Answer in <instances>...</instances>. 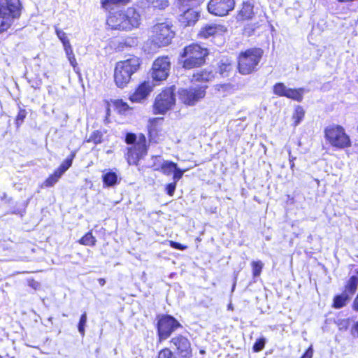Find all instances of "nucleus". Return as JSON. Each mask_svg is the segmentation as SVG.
I'll return each mask as SVG.
<instances>
[{
  "label": "nucleus",
  "mask_w": 358,
  "mask_h": 358,
  "mask_svg": "<svg viewBox=\"0 0 358 358\" xmlns=\"http://www.w3.org/2000/svg\"><path fill=\"white\" fill-rule=\"evenodd\" d=\"M20 15V0H0V34L8 30Z\"/></svg>",
  "instance_id": "1"
},
{
  "label": "nucleus",
  "mask_w": 358,
  "mask_h": 358,
  "mask_svg": "<svg viewBox=\"0 0 358 358\" xmlns=\"http://www.w3.org/2000/svg\"><path fill=\"white\" fill-rule=\"evenodd\" d=\"M139 13L132 7L113 12V29L130 30L141 24Z\"/></svg>",
  "instance_id": "2"
},
{
  "label": "nucleus",
  "mask_w": 358,
  "mask_h": 358,
  "mask_svg": "<svg viewBox=\"0 0 358 358\" xmlns=\"http://www.w3.org/2000/svg\"><path fill=\"white\" fill-rule=\"evenodd\" d=\"M207 49L198 44H192L183 49L181 54L182 66L187 69L196 68L205 62V57L208 55Z\"/></svg>",
  "instance_id": "3"
},
{
  "label": "nucleus",
  "mask_w": 358,
  "mask_h": 358,
  "mask_svg": "<svg viewBox=\"0 0 358 358\" xmlns=\"http://www.w3.org/2000/svg\"><path fill=\"white\" fill-rule=\"evenodd\" d=\"M140 65L137 57H132L117 63L114 78L117 87L123 88L130 80L131 75Z\"/></svg>",
  "instance_id": "4"
},
{
  "label": "nucleus",
  "mask_w": 358,
  "mask_h": 358,
  "mask_svg": "<svg viewBox=\"0 0 358 358\" xmlns=\"http://www.w3.org/2000/svg\"><path fill=\"white\" fill-rule=\"evenodd\" d=\"M260 48H251L242 52L238 57V71L243 75H248L257 69L262 57Z\"/></svg>",
  "instance_id": "5"
},
{
  "label": "nucleus",
  "mask_w": 358,
  "mask_h": 358,
  "mask_svg": "<svg viewBox=\"0 0 358 358\" xmlns=\"http://www.w3.org/2000/svg\"><path fill=\"white\" fill-rule=\"evenodd\" d=\"M174 36L171 27L167 23H158L154 25L150 31V40L157 47L169 45Z\"/></svg>",
  "instance_id": "6"
},
{
  "label": "nucleus",
  "mask_w": 358,
  "mask_h": 358,
  "mask_svg": "<svg viewBox=\"0 0 358 358\" xmlns=\"http://www.w3.org/2000/svg\"><path fill=\"white\" fill-rule=\"evenodd\" d=\"M324 132L327 139L333 146L343 148L350 145V138L341 126L330 125Z\"/></svg>",
  "instance_id": "7"
},
{
  "label": "nucleus",
  "mask_w": 358,
  "mask_h": 358,
  "mask_svg": "<svg viewBox=\"0 0 358 358\" xmlns=\"http://www.w3.org/2000/svg\"><path fill=\"white\" fill-rule=\"evenodd\" d=\"M180 322L173 317L162 315L157 322V334L159 341L166 340L178 328L181 327Z\"/></svg>",
  "instance_id": "8"
},
{
  "label": "nucleus",
  "mask_w": 358,
  "mask_h": 358,
  "mask_svg": "<svg viewBox=\"0 0 358 358\" xmlns=\"http://www.w3.org/2000/svg\"><path fill=\"white\" fill-rule=\"evenodd\" d=\"M173 90V87H171L157 96L154 103L155 113L164 114L175 104Z\"/></svg>",
  "instance_id": "9"
},
{
  "label": "nucleus",
  "mask_w": 358,
  "mask_h": 358,
  "mask_svg": "<svg viewBox=\"0 0 358 358\" xmlns=\"http://www.w3.org/2000/svg\"><path fill=\"white\" fill-rule=\"evenodd\" d=\"M206 88V85H203L181 90L179 92V98L186 105H194L205 96Z\"/></svg>",
  "instance_id": "10"
},
{
  "label": "nucleus",
  "mask_w": 358,
  "mask_h": 358,
  "mask_svg": "<svg viewBox=\"0 0 358 358\" xmlns=\"http://www.w3.org/2000/svg\"><path fill=\"white\" fill-rule=\"evenodd\" d=\"M171 69L170 58L167 56L159 57L152 64V77L155 80L161 81L166 79Z\"/></svg>",
  "instance_id": "11"
},
{
  "label": "nucleus",
  "mask_w": 358,
  "mask_h": 358,
  "mask_svg": "<svg viewBox=\"0 0 358 358\" xmlns=\"http://www.w3.org/2000/svg\"><path fill=\"white\" fill-rule=\"evenodd\" d=\"M235 6L234 0H210L207 6L208 12L216 16L227 15Z\"/></svg>",
  "instance_id": "12"
},
{
  "label": "nucleus",
  "mask_w": 358,
  "mask_h": 358,
  "mask_svg": "<svg viewBox=\"0 0 358 358\" xmlns=\"http://www.w3.org/2000/svg\"><path fill=\"white\" fill-rule=\"evenodd\" d=\"M273 93L279 96H285L292 100L301 102L303 99L305 90L303 88H289L284 83H278L273 86Z\"/></svg>",
  "instance_id": "13"
},
{
  "label": "nucleus",
  "mask_w": 358,
  "mask_h": 358,
  "mask_svg": "<svg viewBox=\"0 0 358 358\" xmlns=\"http://www.w3.org/2000/svg\"><path fill=\"white\" fill-rule=\"evenodd\" d=\"M171 343L176 346L181 357H188L191 355V344L186 337L182 335L175 336L171 340Z\"/></svg>",
  "instance_id": "14"
},
{
  "label": "nucleus",
  "mask_w": 358,
  "mask_h": 358,
  "mask_svg": "<svg viewBox=\"0 0 358 358\" xmlns=\"http://www.w3.org/2000/svg\"><path fill=\"white\" fill-rule=\"evenodd\" d=\"M147 152L146 144L136 142L133 148L129 149L127 160L129 164H136L138 160Z\"/></svg>",
  "instance_id": "15"
},
{
  "label": "nucleus",
  "mask_w": 358,
  "mask_h": 358,
  "mask_svg": "<svg viewBox=\"0 0 358 358\" xmlns=\"http://www.w3.org/2000/svg\"><path fill=\"white\" fill-rule=\"evenodd\" d=\"M153 85L150 82H144L137 88L136 92L130 96L132 102H141L146 99L152 90Z\"/></svg>",
  "instance_id": "16"
},
{
  "label": "nucleus",
  "mask_w": 358,
  "mask_h": 358,
  "mask_svg": "<svg viewBox=\"0 0 358 358\" xmlns=\"http://www.w3.org/2000/svg\"><path fill=\"white\" fill-rule=\"evenodd\" d=\"M226 30V27L221 24L215 23L206 24L201 29L199 35L201 38H207L210 36L225 32Z\"/></svg>",
  "instance_id": "17"
},
{
  "label": "nucleus",
  "mask_w": 358,
  "mask_h": 358,
  "mask_svg": "<svg viewBox=\"0 0 358 358\" xmlns=\"http://www.w3.org/2000/svg\"><path fill=\"white\" fill-rule=\"evenodd\" d=\"M199 13L194 9H187L179 17V21L184 27L192 26L199 18Z\"/></svg>",
  "instance_id": "18"
},
{
  "label": "nucleus",
  "mask_w": 358,
  "mask_h": 358,
  "mask_svg": "<svg viewBox=\"0 0 358 358\" xmlns=\"http://www.w3.org/2000/svg\"><path fill=\"white\" fill-rule=\"evenodd\" d=\"M214 76L211 70L205 69L194 73L192 80L196 82H209L214 78Z\"/></svg>",
  "instance_id": "19"
},
{
  "label": "nucleus",
  "mask_w": 358,
  "mask_h": 358,
  "mask_svg": "<svg viewBox=\"0 0 358 358\" xmlns=\"http://www.w3.org/2000/svg\"><path fill=\"white\" fill-rule=\"evenodd\" d=\"M350 298L348 294L343 292L341 294L334 297L333 307L337 309L344 307L349 302Z\"/></svg>",
  "instance_id": "20"
},
{
  "label": "nucleus",
  "mask_w": 358,
  "mask_h": 358,
  "mask_svg": "<svg viewBox=\"0 0 358 358\" xmlns=\"http://www.w3.org/2000/svg\"><path fill=\"white\" fill-rule=\"evenodd\" d=\"M358 287V276L354 275L351 277L345 286L344 292H346L351 297L356 292Z\"/></svg>",
  "instance_id": "21"
},
{
  "label": "nucleus",
  "mask_w": 358,
  "mask_h": 358,
  "mask_svg": "<svg viewBox=\"0 0 358 358\" xmlns=\"http://www.w3.org/2000/svg\"><path fill=\"white\" fill-rule=\"evenodd\" d=\"M253 15V6L249 3H243V7L239 12V15L243 19H250Z\"/></svg>",
  "instance_id": "22"
},
{
  "label": "nucleus",
  "mask_w": 358,
  "mask_h": 358,
  "mask_svg": "<svg viewBox=\"0 0 358 358\" xmlns=\"http://www.w3.org/2000/svg\"><path fill=\"white\" fill-rule=\"evenodd\" d=\"M176 166L177 164L176 163L169 161H164L161 166V170L163 173L170 175L176 169Z\"/></svg>",
  "instance_id": "23"
},
{
  "label": "nucleus",
  "mask_w": 358,
  "mask_h": 358,
  "mask_svg": "<svg viewBox=\"0 0 358 358\" xmlns=\"http://www.w3.org/2000/svg\"><path fill=\"white\" fill-rule=\"evenodd\" d=\"M62 174L58 172L57 170L53 173V174L50 175L44 182L43 186L45 187H52L55 184H56L59 179L62 177Z\"/></svg>",
  "instance_id": "24"
},
{
  "label": "nucleus",
  "mask_w": 358,
  "mask_h": 358,
  "mask_svg": "<svg viewBox=\"0 0 358 358\" xmlns=\"http://www.w3.org/2000/svg\"><path fill=\"white\" fill-rule=\"evenodd\" d=\"M113 107L119 113H124L129 109L127 103L123 102L122 100H116L113 101Z\"/></svg>",
  "instance_id": "25"
},
{
  "label": "nucleus",
  "mask_w": 358,
  "mask_h": 358,
  "mask_svg": "<svg viewBox=\"0 0 358 358\" xmlns=\"http://www.w3.org/2000/svg\"><path fill=\"white\" fill-rule=\"evenodd\" d=\"M252 268V275L254 278H257L260 275L262 270L264 266V264L262 261H253L251 264Z\"/></svg>",
  "instance_id": "26"
},
{
  "label": "nucleus",
  "mask_w": 358,
  "mask_h": 358,
  "mask_svg": "<svg viewBox=\"0 0 358 358\" xmlns=\"http://www.w3.org/2000/svg\"><path fill=\"white\" fill-rule=\"evenodd\" d=\"M304 110L302 107L297 106L295 108L294 113L293 114V120H294L295 125H297L300 123V122L302 120V119L304 117Z\"/></svg>",
  "instance_id": "27"
},
{
  "label": "nucleus",
  "mask_w": 358,
  "mask_h": 358,
  "mask_svg": "<svg viewBox=\"0 0 358 358\" xmlns=\"http://www.w3.org/2000/svg\"><path fill=\"white\" fill-rule=\"evenodd\" d=\"M231 64L228 60L226 62L221 61L219 65V71L222 76H226L227 73L231 70Z\"/></svg>",
  "instance_id": "28"
},
{
  "label": "nucleus",
  "mask_w": 358,
  "mask_h": 358,
  "mask_svg": "<svg viewBox=\"0 0 358 358\" xmlns=\"http://www.w3.org/2000/svg\"><path fill=\"white\" fill-rule=\"evenodd\" d=\"M80 244L85 245H94L95 243V238L92 236V233L86 234L80 241Z\"/></svg>",
  "instance_id": "29"
},
{
  "label": "nucleus",
  "mask_w": 358,
  "mask_h": 358,
  "mask_svg": "<svg viewBox=\"0 0 358 358\" xmlns=\"http://www.w3.org/2000/svg\"><path fill=\"white\" fill-rule=\"evenodd\" d=\"M72 165V158H67L64 161L59 167L57 169L62 175H63Z\"/></svg>",
  "instance_id": "30"
},
{
  "label": "nucleus",
  "mask_w": 358,
  "mask_h": 358,
  "mask_svg": "<svg viewBox=\"0 0 358 358\" xmlns=\"http://www.w3.org/2000/svg\"><path fill=\"white\" fill-rule=\"evenodd\" d=\"M152 7L163 9L168 6V0H148Z\"/></svg>",
  "instance_id": "31"
},
{
  "label": "nucleus",
  "mask_w": 358,
  "mask_h": 358,
  "mask_svg": "<svg viewBox=\"0 0 358 358\" xmlns=\"http://www.w3.org/2000/svg\"><path fill=\"white\" fill-rule=\"evenodd\" d=\"M87 322V314L86 313H84L80 319L79 323H78V331L82 336L85 335V327Z\"/></svg>",
  "instance_id": "32"
},
{
  "label": "nucleus",
  "mask_w": 358,
  "mask_h": 358,
  "mask_svg": "<svg viewBox=\"0 0 358 358\" xmlns=\"http://www.w3.org/2000/svg\"><path fill=\"white\" fill-rule=\"evenodd\" d=\"M336 323L339 330H341V331L347 330L350 325L349 320H345V319L338 320L336 322Z\"/></svg>",
  "instance_id": "33"
},
{
  "label": "nucleus",
  "mask_w": 358,
  "mask_h": 358,
  "mask_svg": "<svg viewBox=\"0 0 358 358\" xmlns=\"http://www.w3.org/2000/svg\"><path fill=\"white\" fill-rule=\"evenodd\" d=\"M158 358H176L173 352L169 348L162 350L158 355Z\"/></svg>",
  "instance_id": "34"
},
{
  "label": "nucleus",
  "mask_w": 358,
  "mask_h": 358,
  "mask_svg": "<svg viewBox=\"0 0 358 358\" xmlns=\"http://www.w3.org/2000/svg\"><path fill=\"white\" fill-rule=\"evenodd\" d=\"M27 116V112L24 109H20L17 117H16V125L17 127H20L21 123L24 121V118Z\"/></svg>",
  "instance_id": "35"
},
{
  "label": "nucleus",
  "mask_w": 358,
  "mask_h": 358,
  "mask_svg": "<svg viewBox=\"0 0 358 358\" xmlns=\"http://www.w3.org/2000/svg\"><path fill=\"white\" fill-rule=\"evenodd\" d=\"M265 342V339L263 338L258 339L253 345V350L255 352L261 351L264 348Z\"/></svg>",
  "instance_id": "36"
},
{
  "label": "nucleus",
  "mask_w": 358,
  "mask_h": 358,
  "mask_svg": "<svg viewBox=\"0 0 358 358\" xmlns=\"http://www.w3.org/2000/svg\"><path fill=\"white\" fill-rule=\"evenodd\" d=\"M88 141L93 142L96 144L101 142V135L100 132L95 131L90 136Z\"/></svg>",
  "instance_id": "37"
},
{
  "label": "nucleus",
  "mask_w": 358,
  "mask_h": 358,
  "mask_svg": "<svg viewBox=\"0 0 358 358\" xmlns=\"http://www.w3.org/2000/svg\"><path fill=\"white\" fill-rule=\"evenodd\" d=\"M130 2V0H113V12L121 9L120 5H126Z\"/></svg>",
  "instance_id": "38"
},
{
  "label": "nucleus",
  "mask_w": 358,
  "mask_h": 358,
  "mask_svg": "<svg viewBox=\"0 0 358 358\" xmlns=\"http://www.w3.org/2000/svg\"><path fill=\"white\" fill-rule=\"evenodd\" d=\"M103 181L104 185L108 187L112 186V173L108 172L103 176Z\"/></svg>",
  "instance_id": "39"
},
{
  "label": "nucleus",
  "mask_w": 358,
  "mask_h": 358,
  "mask_svg": "<svg viewBox=\"0 0 358 358\" xmlns=\"http://www.w3.org/2000/svg\"><path fill=\"white\" fill-rule=\"evenodd\" d=\"M184 171L176 166V169L173 171V180L177 182L182 176Z\"/></svg>",
  "instance_id": "40"
},
{
  "label": "nucleus",
  "mask_w": 358,
  "mask_h": 358,
  "mask_svg": "<svg viewBox=\"0 0 358 358\" xmlns=\"http://www.w3.org/2000/svg\"><path fill=\"white\" fill-rule=\"evenodd\" d=\"M176 187V182H175L168 184L166 187V190L167 192V194L170 196H172L175 192Z\"/></svg>",
  "instance_id": "41"
},
{
  "label": "nucleus",
  "mask_w": 358,
  "mask_h": 358,
  "mask_svg": "<svg viewBox=\"0 0 358 358\" xmlns=\"http://www.w3.org/2000/svg\"><path fill=\"white\" fill-rule=\"evenodd\" d=\"M55 32H56L57 37L59 38V40L62 42L64 41V40L68 39L66 33L64 31H63L62 30H61L58 28H56Z\"/></svg>",
  "instance_id": "42"
},
{
  "label": "nucleus",
  "mask_w": 358,
  "mask_h": 358,
  "mask_svg": "<svg viewBox=\"0 0 358 358\" xmlns=\"http://www.w3.org/2000/svg\"><path fill=\"white\" fill-rule=\"evenodd\" d=\"M101 1L102 8L110 11L112 7V0H101Z\"/></svg>",
  "instance_id": "43"
},
{
  "label": "nucleus",
  "mask_w": 358,
  "mask_h": 358,
  "mask_svg": "<svg viewBox=\"0 0 358 358\" xmlns=\"http://www.w3.org/2000/svg\"><path fill=\"white\" fill-rule=\"evenodd\" d=\"M170 246L173 248L178 249L180 250H184L187 248V246H185L179 243L173 241H170Z\"/></svg>",
  "instance_id": "44"
},
{
  "label": "nucleus",
  "mask_w": 358,
  "mask_h": 358,
  "mask_svg": "<svg viewBox=\"0 0 358 358\" xmlns=\"http://www.w3.org/2000/svg\"><path fill=\"white\" fill-rule=\"evenodd\" d=\"M182 4H185L187 6H195L200 3L201 0H180Z\"/></svg>",
  "instance_id": "45"
},
{
  "label": "nucleus",
  "mask_w": 358,
  "mask_h": 358,
  "mask_svg": "<svg viewBox=\"0 0 358 358\" xmlns=\"http://www.w3.org/2000/svg\"><path fill=\"white\" fill-rule=\"evenodd\" d=\"M136 140V136L135 134H128L126 136V142L128 144H132V143H135Z\"/></svg>",
  "instance_id": "46"
},
{
  "label": "nucleus",
  "mask_w": 358,
  "mask_h": 358,
  "mask_svg": "<svg viewBox=\"0 0 358 358\" xmlns=\"http://www.w3.org/2000/svg\"><path fill=\"white\" fill-rule=\"evenodd\" d=\"M313 354V350L311 347H310L306 352L303 354V355L301 357V358H312Z\"/></svg>",
  "instance_id": "47"
},
{
  "label": "nucleus",
  "mask_w": 358,
  "mask_h": 358,
  "mask_svg": "<svg viewBox=\"0 0 358 358\" xmlns=\"http://www.w3.org/2000/svg\"><path fill=\"white\" fill-rule=\"evenodd\" d=\"M68 59L71 64V65L74 68L76 69V66H77V62H76V59L75 58V55H73V56H71V57H68Z\"/></svg>",
  "instance_id": "48"
},
{
  "label": "nucleus",
  "mask_w": 358,
  "mask_h": 358,
  "mask_svg": "<svg viewBox=\"0 0 358 358\" xmlns=\"http://www.w3.org/2000/svg\"><path fill=\"white\" fill-rule=\"evenodd\" d=\"M229 88H230V85H228V84L217 85H216V89L218 91H220L221 90H225L229 89Z\"/></svg>",
  "instance_id": "49"
},
{
  "label": "nucleus",
  "mask_w": 358,
  "mask_h": 358,
  "mask_svg": "<svg viewBox=\"0 0 358 358\" xmlns=\"http://www.w3.org/2000/svg\"><path fill=\"white\" fill-rule=\"evenodd\" d=\"M62 44H63V46H64V49L66 50V49H70V48H72L71 47V45L70 43V41L68 39L66 40H64V41L62 42Z\"/></svg>",
  "instance_id": "50"
},
{
  "label": "nucleus",
  "mask_w": 358,
  "mask_h": 358,
  "mask_svg": "<svg viewBox=\"0 0 358 358\" xmlns=\"http://www.w3.org/2000/svg\"><path fill=\"white\" fill-rule=\"evenodd\" d=\"M137 142L139 143H142V144H146V139H145V136L141 134L138 136V139Z\"/></svg>",
  "instance_id": "51"
},
{
  "label": "nucleus",
  "mask_w": 358,
  "mask_h": 358,
  "mask_svg": "<svg viewBox=\"0 0 358 358\" xmlns=\"http://www.w3.org/2000/svg\"><path fill=\"white\" fill-rule=\"evenodd\" d=\"M65 51V53L66 55V57L67 58L69 57H71V56H73L74 54H73V49L72 48H70V49H66L64 50Z\"/></svg>",
  "instance_id": "52"
},
{
  "label": "nucleus",
  "mask_w": 358,
  "mask_h": 358,
  "mask_svg": "<svg viewBox=\"0 0 358 358\" xmlns=\"http://www.w3.org/2000/svg\"><path fill=\"white\" fill-rule=\"evenodd\" d=\"M296 159L295 157H293L292 155H291V151L289 150V162H294V160Z\"/></svg>",
  "instance_id": "53"
},
{
  "label": "nucleus",
  "mask_w": 358,
  "mask_h": 358,
  "mask_svg": "<svg viewBox=\"0 0 358 358\" xmlns=\"http://www.w3.org/2000/svg\"><path fill=\"white\" fill-rule=\"evenodd\" d=\"M117 182V176L115 173H113V185H115Z\"/></svg>",
  "instance_id": "54"
},
{
  "label": "nucleus",
  "mask_w": 358,
  "mask_h": 358,
  "mask_svg": "<svg viewBox=\"0 0 358 358\" xmlns=\"http://www.w3.org/2000/svg\"><path fill=\"white\" fill-rule=\"evenodd\" d=\"M99 282L100 285L103 286V285H104L106 281L103 278H99Z\"/></svg>",
  "instance_id": "55"
},
{
  "label": "nucleus",
  "mask_w": 358,
  "mask_h": 358,
  "mask_svg": "<svg viewBox=\"0 0 358 358\" xmlns=\"http://www.w3.org/2000/svg\"><path fill=\"white\" fill-rule=\"evenodd\" d=\"M289 163H290V169H292V171H294V162H289Z\"/></svg>",
  "instance_id": "56"
},
{
  "label": "nucleus",
  "mask_w": 358,
  "mask_h": 358,
  "mask_svg": "<svg viewBox=\"0 0 358 358\" xmlns=\"http://www.w3.org/2000/svg\"><path fill=\"white\" fill-rule=\"evenodd\" d=\"M74 157H75V153L73 152V153H71V156L69 158H72V160H73Z\"/></svg>",
  "instance_id": "57"
},
{
  "label": "nucleus",
  "mask_w": 358,
  "mask_h": 358,
  "mask_svg": "<svg viewBox=\"0 0 358 358\" xmlns=\"http://www.w3.org/2000/svg\"><path fill=\"white\" fill-rule=\"evenodd\" d=\"M74 157H75V153L73 152V153H71V156L69 158H72V160H73Z\"/></svg>",
  "instance_id": "58"
},
{
  "label": "nucleus",
  "mask_w": 358,
  "mask_h": 358,
  "mask_svg": "<svg viewBox=\"0 0 358 358\" xmlns=\"http://www.w3.org/2000/svg\"><path fill=\"white\" fill-rule=\"evenodd\" d=\"M109 113H110V109H109V108H108V109H107V117H106L107 120L108 119Z\"/></svg>",
  "instance_id": "59"
},
{
  "label": "nucleus",
  "mask_w": 358,
  "mask_h": 358,
  "mask_svg": "<svg viewBox=\"0 0 358 358\" xmlns=\"http://www.w3.org/2000/svg\"><path fill=\"white\" fill-rule=\"evenodd\" d=\"M355 146L357 148V151L358 152V142L355 144Z\"/></svg>",
  "instance_id": "60"
},
{
  "label": "nucleus",
  "mask_w": 358,
  "mask_h": 358,
  "mask_svg": "<svg viewBox=\"0 0 358 358\" xmlns=\"http://www.w3.org/2000/svg\"><path fill=\"white\" fill-rule=\"evenodd\" d=\"M106 24H107L108 25H110V24H109V17H108V19H107V20H106Z\"/></svg>",
  "instance_id": "61"
},
{
  "label": "nucleus",
  "mask_w": 358,
  "mask_h": 358,
  "mask_svg": "<svg viewBox=\"0 0 358 358\" xmlns=\"http://www.w3.org/2000/svg\"><path fill=\"white\" fill-rule=\"evenodd\" d=\"M12 358H13V357H12Z\"/></svg>",
  "instance_id": "62"
}]
</instances>
